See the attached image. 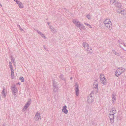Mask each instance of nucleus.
<instances>
[{"mask_svg": "<svg viewBox=\"0 0 126 126\" xmlns=\"http://www.w3.org/2000/svg\"><path fill=\"white\" fill-rule=\"evenodd\" d=\"M112 51L113 53L117 56H119L121 55V52H116L115 50H112Z\"/></svg>", "mask_w": 126, "mask_h": 126, "instance_id": "15", "label": "nucleus"}, {"mask_svg": "<svg viewBox=\"0 0 126 126\" xmlns=\"http://www.w3.org/2000/svg\"><path fill=\"white\" fill-rule=\"evenodd\" d=\"M122 48V49L123 50H124V51H126V50H124L123 48Z\"/></svg>", "mask_w": 126, "mask_h": 126, "instance_id": "35", "label": "nucleus"}, {"mask_svg": "<svg viewBox=\"0 0 126 126\" xmlns=\"http://www.w3.org/2000/svg\"><path fill=\"white\" fill-rule=\"evenodd\" d=\"M9 65L10 68H11V67H13L12 63L10 61L9 62Z\"/></svg>", "mask_w": 126, "mask_h": 126, "instance_id": "26", "label": "nucleus"}, {"mask_svg": "<svg viewBox=\"0 0 126 126\" xmlns=\"http://www.w3.org/2000/svg\"><path fill=\"white\" fill-rule=\"evenodd\" d=\"M72 79V77H71L70 78V79L71 80Z\"/></svg>", "mask_w": 126, "mask_h": 126, "instance_id": "36", "label": "nucleus"}, {"mask_svg": "<svg viewBox=\"0 0 126 126\" xmlns=\"http://www.w3.org/2000/svg\"><path fill=\"white\" fill-rule=\"evenodd\" d=\"M73 22L75 24L77 27H79V28L81 29L80 27L82 26L80 24L79 22L75 20H74L73 21Z\"/></svg>", "mask_w": 126, "mask_h": 126, "instance_id": "13", "label": "nucleus"}, {"mask_svg": "<svg viewBox=\"0 0 126 126\" xmlns=\"http://www.w3.org/2000/svg\"><path fill=\"white\" fill-rule=\"evenodd\" d=\"M86 16L89 19H90V17L89 15H87Z\"/></svg>", "mask_w": 126, "mask_h": 126, "instance_id": "31", "label": "nucleus"}, {"mask_svg": "<svg viewBox=\"0 0 126 126\" xmlns=\"http://www.w3.org/2000/svg\"><path fill=\"white\" fill-rule=\"evenodd\" d=\"M105 25L110 24L111 22L110 20L109 19H106L104 22Z\"/></svg>", "mask_w": 126, "mask_h": 126, "instance_id": "19", "label": "nucleus"}, {"mask_svg": "<svg viewBox=\"0 0 126 126\" xmlns=\"http://www.w3.org/2000/svg\"><path fill=\"white\" fill-rule=\"evenodd\" d=\"M59 78L63 80H64L65 82L66 81V79L64 78L63 76L62 75H61L59 76Z\"/></svg>", "mask_w": 126, "mask_h": 126, "instance_id": "21", "label": "nucleus"}, {"mask_svg": "<svg viewBox=\"0 0 126 126\" xmlns=\"http://www.w3.org/2000/svg\"><path fill=\"white\" fill-rule=\"evenodd\" d=\"M124 70L125 69L122 67L118 68L115 72V75L118 77L124 72Z\"/></svg>", "mask_w": 126, "mask_h": 126, "instance_id": "3", "label": "nucleus"}, {"mask_svg": "<svg viewBox=\"0 0 126 126\" xmlns=\"http://www.w3.org/2000/svg\"><path fill=\"white\" fill-rule=\"evenodd\" d=\"M75 86V90L76 93V94L77 96H78L79 94V85L78 84L76 83Z\"/></svg>", "mask_w": 126, "mask_h": 126, "instance_id": "10", "label": "nucleus"}, {"mask_svg": "<svg viewBox=\"0 0 126 126\" xmlns=\"http://www.w3.org/2000/svg\"><path fill=\"white\" fill-rule=\"evenodd\" d=\"M10 68L11 71V73L14 72V70H13V67H11V68Z\"/></svg>", "mask_w": 126, "mask_h": 126, "instance_id": "27", "label": "nucleus"}, {"mask_svg": "<svg viewBox=\"0 0 126 126\" xmlns=\"http://www.w3.org/2000/svg\"><path fill=\"white\" fill-rule=\"evenodd\" d=\"M43 48H44L46 50V51H48V49L46 48L45 45L43 46Z\"/></svg>", "mask_w": 126, "mask_h": 126, "instance_id": "29", "label": "nucleus"}, {"mask_svg": "<svg viewBox=\"0 0 126 126\" xmlns=\"http://www.w3.org/2000/svg\"><path fill=\"white\" fill-rule=\"evenodd\" d=\"M16 84H18L19 85H20V83L19 82H18V83H17Z\"/></svg>", "mask_w": 126, "mask_h": 126, "instance_id": "34", "label": "nucleus"}, {"mask_svg": "<svg viewBox=\"0 0 126 126\" xmlns=\"http://www.w3.org/2000/svg\"><path fill=\"white\" fill-rule=\"evenodd\" d=\"M123 45L124 46L126 47V45L125 43H123Z\"/></svg>", "mask_w": 126, "mask_h": 126, "instance_id": "33", "label": "nucleus"}, {"mask_svg": "<svg viewBox=\"0 0 126 126\" xmlns=\"http://www.w3.org/2000/svg\"><path fill=\"white\" fill-rule=\"evenodd\" d=\"M19 7L20 8H22L23 7V6L22 4L19 1L18 3Z\"/></svg>", "mask_w": 126, "mask_h": 126, "instance_id": "22", "label": "nucleus"}, {"mask_svg": "<svg viewBox=\"0 0 126 126\" xmlns=\"http://www.w3.org/2000/svg\"><path fill=\"white\" fill-rule=\"evenodd\" d=\"M100 79L101 82L103 84V85H105L107 83V81L106 80V79L105 76L104 74H101L100 76Z\"/></svg>", "mask_w": 126, "mask_h": 126, "instance_id": "5", "label": "nucleus"}, {"mask_svg": "<svg viewBox=\"0 0 126 126\" xmlns=\"http://www.w3.org/2000/svg\"><path fill=\"white\" fill-rule=\"evenodd\" d=\"M16 85L14 84L11 87V89L14 96V98L15 99L16 98V96H15L16 94L17 93L18 91V89L16 86Z\"/></svg>", "mask_w": 126, "mask_h": 126, "instance_id": "2", "label": "nucleus"}, {"mask_svg": "<svg viewBox=\"0 0 126 126\" xmlns=\"http://www.w3.org/2000/svg\"><path fill=\"white\" fill-rule=\"evenodd\" d=\"M116 109L114 108H113L110 112L109 116L110 120V122L111 124L114 122V117L116 116Z\"/></svg>", "mask_w": 126, "mask_h": 126, "instance_id": "1", "label": "nucleus"}, {"mask_svg": "<svg viewBox=\"0 0 126 126\" xmlns=\"http://www.w3.org/2000/svg\"><path fill=\"white\" fill-rule=\"evenodd\" d=\"M94 92L93 91L89 95L88 97L87 101L89 103H91L93 101L92 99V95L94 93Z\"/></svg>", "mask_w": 126, "mask_h": 126, "instance_id": "9", "label": "nucleus"}, {"mask_svg": "<svg viewBox=\"0 0 126 126\" xmlns=\"http://www.w3.org/2000/svg\"><path fill=\"white\" fill-rule=\"evenodd\" d=\"M105 26L108 28L109 29H111L112 28V24L111 23H110V24L105 25Z\"/></svg>", "mask_w": 126, "mask_h": 126, "instance_id": "18", "label": "nucleus"}, {"mask_svg": "<svg viewBox=\"0 0 126 126\" xmlns=\"http://www.w3.org/2000/svg\"><path fill=\"white\" fill-rule=\"evenodd\" d=\"M98 82L97 80H95L94 81L93 84V88L95 90V91H94V93L95 94L97 93L98 91Z\"/></svg>", "mask_w": 126, "mask_h": 126, "instance_id": "6", "label": "nucleus"}, {"mask_svg": "<svg viewBox=\"0 0 126 126\" xmlns=\"http://www.w3.org/2000/svg\"><path fill=\"white\" fill-rule=\"evenodd\" d=\"M85 24L87 25V26H88V27H89V28H91V26H90V25L88 24H87V23H85Z\"/></svg>", "mask_w": 126, "mask_h": 126, "instance_id": "28", "label": "nucleus"}, {"mask_svg": "<svg viewBox=\"0 0 126 126\" xmlns=\"http://www.w3.org/2000/svg\"><path fill=\"white\" fill-rule=\"evenodd\" d=\"M11 77L12 79H14V72L11 73Z\"/></svg>", "mask_w": 126, "mask_h": 126, "instance_id": "25", "label": "nucleus"}, {"mask_svg": "<svg viewBox=\"0 0 126 126\" xmlns=\"http://www.w3.org/2000/svg\"><path fill=\"white\" fill-rule=\"evenodd\" d=\"M62 111V112H64L65 114H67L68 112V110L67 109V106H65L63 107Z\"/></svg>", "mask_w": 126, "mask_h": 126, "instance_id": "12", "label": "nucleus"}, {"mask_svg": "<svg viewBox=\"0 0 126 126\" xmlns=\"http://www.w3.org/2000/svg\"><path fill=\"white\" fill-rule=\"evenodd\" d=\"M3 125V126H5V124H4Z\"/></svg>", "mask_w": 126, "mask_h": 126, "instance_id": "37", "label": "nucleus"}, {"mask_svg": "<svg viewBox=\"0 0 126 126\" xmlns=\"http://www.w3.org/2000/svg\"><path fill=\"white\" fill-rule=\"evenodd\" d=\"M19 80L21 81L22 82H24V78L23 77H21L19 78Z\"/></svg>", "mask_w": 126, "mask_h": 126, "instance_id": "23", "label": "nucleus"}, {"mask_svg": "<svg viewBox=\"0 0 126 126\" xmlns=\"http://www.w3.org/2000/svg\"><path fill=\"white\" fill-rule=\"evenodd\" d=\"M31 103V100H29L26 103L25 106H24L22 110L23 112L24 111L26 110L28 107L29 106Z\"/></svg>", "mask_w": 126, "mask_h": 126, "instance_id": "7", "label": "nucleus"}, {"mask_svg": "<svg viewBox=\"0 0 126 126\" xmlns=\"http://www.w3.org/2000/svg\"><path fill=\"white\" fill-rule=\"evenodd\" d=\"M118 42L119 43L121 44H123V43H124L123 42H121L120 40H118Z\"/></svg>", "mask_w": 126, "mask_h": 126, "instance_id": "30", "label": "nucleus"}, {"mask_svg": "<svg viewBox=\"0 0 126 126\" xmlns=\"http://www.w3.org/2000/svg\"><path fill=\"white\" fill-rule=\"evenodd\" d=\"M15 1H16L17 3H18V1H17V0H14Z\"/></svg>", "mask_w": 126, "mask_h": 126, "instance_id": "32", "label": "nucleus"}, {"mask_svg": "<svg viewBox=\"0 0 126 126\" xmlns=\"http://www.w3.org/2000/svg\"><path fill=\"white\" fill-rule=\"evenodd\" d=\"M11 62L13 63L14 64L15 62V60L13 58L12 56L11 57Z\"/></svg>", "mask_w": 126, "mask_h": 126, "instance_id": "24", "label": "nucleus"}, {"mask_svg": "<svg viewBox=\"0 0 126 126\" xmlns=\"http://www.w3.org/2000/svg\"><path fill=\"white\" fill-rule=\"evenodd\" d=\"M116 94L114 93H113L112 94V100L113 101V103L115 101L116 99Z\"/></svg>", "mask_w": 126, "mask_h": 126, "instance_id": "16", "label": "nucleus"}, {"mask_svg": "<svg viewBox=\"0 0 126 126\" xmlns=\"http://www.w3.org/2000/svg\"><path fill=\"white\" fill-rule=\"evenodd\" d=\"M114 1V0H111V1Z\"/></svg>", "mask_w": 126, "mask_h": 126, "instance_id": "39", "label": "nucleus"}, {"mask_svg": "<svg viewBox=\"0 0 126 126\" xmlns=\"http://www.w3.org/2000/svg\"><path fill=\"white\" fill-rule=\"evenodd\" d=\"M57 83L54 80L53 81V89L54 92H57L59 89V88L58 86Z\"/></svg>", "mask_w": 126, "mask_h": 126, "instance_id": "4", "label": "nucleus"}, {"mask_svg": "<svg viewBox=\"0 0 126 126\" xmlns=\"http://www.w3.org/2000/svg\"><path fill=\"white\" fill-rule=\"evenodd\" d=\"M120 47L121 48H122V47L121 46H120Z\"/></svg>", "mask_w": 126, "mask_h": 126, "instance_id": "38", "label": "nucleus"}, {"mask_svg": "<svg viewBox=\"0 0 126 126\" xmlns=\"http://www.w3.org/2000/svg\"><path fill=\"white\" fill-rule=\"evenodd\" d=\"M34 119L36 121H39L41 119L40 114L39 112H37L36 114Z\"/></svg>", "mask_w": 126, "mask_h": 126, "instance_id": "8", "label": "nucleus"}, {"mask_svg": "<svg viewBox=\"0 0 126 126\" xmlns=\"http://www.w3.org/2000/svg\"><path fill=\"white\" fill-rule=\"evenodd\" d=\"M90 49H86V50H87V51H88V52H87L88 54L90 55H91L93 52V50L92 49V48L91 47H90Z\"/></svg>", "mask_w": 126, "mask_h": 126, "instance_id": "17", "label": "nucleus"}, {"mask_svg": "<svg viewBox=\"0 0 126 126\" xmlns=\"http://www.w3.org/2000/svg\"><path fill=\"white\" fill-rule=\"evenodd\" d=\"M5 88L4 87L3 88V89L2 92V95L5 98L7 92L6 91H5Z\"/></svg>", "mask_w": 126, "mask_h": 126, "instance_id": "14", "label": "nucleus"}, {"mask_svg": "<svg viewBox=\"0 0 126 126\" xmlns=\"http://www.w3.org/2000/svg\"><path fill=\"white\" fill-rule=\"evenodd\" d=\"M83 46L85 49V50H86V49H90L91 47L88 44L85 42H83Z\"/></svg>", "mask_w": 126, "mask_h": 126, "instance_id": "11", "label": "nucleus"}, {"mask_svg": "<svg viewBox=\"0 0 126 126\" xmlns=\"http://www.w3.org/2000/svg\"><path fill=\"white\" fill-rule=\"evenodd\" d=\"M38 32L42 38L44 39H46V37L41 32Z\"/></svg>", "mask_w": 126, "mask_h": 126, "instance_id": "20", "label": "nucleus"}]
</instances>
